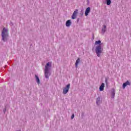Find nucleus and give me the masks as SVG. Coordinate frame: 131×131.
<instances>
[{
	"label": "nucleus",
	"instance_id": "nucleus-1",
	"mask_svg": "<svg viewBox=\"0 0 131 131\" xmlns=\"http://www.w3.org/2000/svg\"><path fill=\"white\" fill-rule=\"evenodd\" d=\"M51 68H52V62H49L46 64L44 70L45 76L47 79H49L51 75Z\"/></svg>",
	"mask_w": 131,
	"mask_h": 131
},
{
	"label": "nucleus",
	"instance_id": "nucleus-2",
	"mask_svg": "<svg viewBox=\"0 0 131 131\" xmlns=\"http://www.w3.org/2000/svg\"><path fill=\"white\" fill-rule=\"evenodd\" d=\"M2 40L5 42H7L9 39V33L8 32V29L6 28H4L2 32Z\"/></svg>",
	"mask_w": 131,
	"mask_h": 131
},
{
	"label": "nucleus",
	"instance_id": "nucleus-3",
	"mask_svg": "<svg viewBox=\"0 0 131 131\" xmlns=\"http://www.w3.org/2000/svg\"><path fill=\"white\" fill-rule=\"evenodd\" d=\"M104 50V47L102 45H98L95 47V53L97 57H101V55L103 54V51Z\"/></svg>",
	"mask_w": 131,
	"mask_h": 131
},
{
	"label": "nucleus",
	"instance_id": "nucleus-4",
	"mask_svg": "<svg viewBox=\"0 0 131 131\" xmlns=\"http://www.w3.org/2000/svg\"><path fill=\"white\" fill-rule=\"evenodd\" d=\"M69 89H70V84H68L63 88L62 93L63 95H66L69 92Z\"/></svg>",
	"mask_w": 131,
	"mask_h": 131
},
{
	"label": "nucleus",
	"instance_id": "nucleus-5",
	"mask_svg": "<svg viewBox=\"0 0 131 131\" xmlns=\"http://www.w3.org/2000/svg\"><path fill=\"white\" fill-rule=\"evenodd\" d=\"M77 14H78V10L76 9L72 15V19L73 20H74V19H76V17H77Z\"/></svg>",
	"mask_w": 131,
	"mask_h": 131
},
{
	"label": "nucleus",
	"instance_id": "nucleus-6",
	"mask_svg": "<svg viewBox=\"0 0 131 131\" xmlns=\"http://www.w3.org/2000/svg\"><path fill=\"white\" fill-rule=\"evenodd\" d=\"M90 13H91V8L88 7L85 11V16H88Z\"/></svg>",
	"mask_w": 131,
	"mask_h": 131
},
{
	"label": "nucleus",
	"instance_id": "nucleus-7",
	"mask_svg": "<svg viewBox=\"0 0 131 131\" xmlns=\"http://www.w3.org/2000/svg\"><path fill=\"white\" fill-rule=\"evenodd\" d=\"M126 85H130V82L128 81H126V82L123 83V89H125Z\"/></svg>",
	"mask_w": 131,
	"mask_h": 131
},
{
	"label": "nucleus",
	"instance_id": "nucleus-8",
	"mask_svg": "<svg viewBox=\"0 0 131 131\" xmlns=\"http://www.w3.org/2000/svg\"><path fill=\"white\" fill-rule=\"evenodd\" d=\"M71 24H72L71 20L69 19L66 23V26H67V27H70V26H71Z\"/></svg>",
	"mask_w": 131,
	"mask_h": 131
},
{
	"label": "nucleus",
	"instance_id": "nucleus-9",
	"mask_svg": "<svg viewBox=\"0 0 131 131\" xmlns=\"http://www.w3.org/2000/svg\"><path fill=\"white\" fill-rule=\"evenodd\" d=\"M35 77L36 83H37V84H39V83H40V80H39L38 76L35 75Z\"/></svg>",
	"mask_w": 131,
	"mask_h": 131
},
{
	"label": "nucleus",
	"instance_id": "nucleus-10",
	"mask_svg": "<svg viewBox=\"0 0 131 131\" xmlns=\"http://www.w3.org/2000/svg\"><path fill=\"white\" fill-rule=\"evenodd\" d=\"M104 86L105 84L104 83H102L99 87V91H100V92H103V91H104Z\"/></svg>",
	"mask_w": 131,
	"mask_h": 131
},
{
	"label": "nucleus",
	"instance_id": "nucleus-11",
	"mask_svg": "<svg viewBox=\"0 0 131 131\" xmlns=\"http://www.w3.org/2000/svg\"><path fill=\"white\" fill-rule=\"evenodd\" d=\"M80 63V58H78L75 62V67L77 68L78 67V64Z\"/></svg>",
	"mask_w": 131,
	"mask_h": 131
},
{
	"label": "nucleus",
	"instance_id": "nucleus-12",
	"mask_svg": "<svg viewBox=\"0 0 131 131\" xmlns=\"http://www.w3.org/2000/svg\"><path fill=\"white\" fill-rule=\"evenodd\" d=\"M95 45L96 46H102V42H101V40L96 41Z\"/></svg>",
	"mask_w": 131,
	"mask_h": 131
},
{
	"label": "nucleus",
	"instance_id": "nucleus-13",
	"mask_svg": "<svg viewBox=\"0 0 131 131\" xmlns=\"http://www.w3.org/2000/svg\"><path fill=\"white\" fill-rule=\"evenodd\" d=\"M96 104L97 105H100L101 104V98L100 97H98L96 99Z\"/></svg>",
	"mask_w": 131,
	"mask_h": 131
},
{
	"label": "nucleus",
	"instance_id": "nucleus-14",
	"mask_svg": "<svg viewBox=\"0 0 131 131\" xmlns=\"http://www.w3.org/2000/svg\"><path fill=\"white\" fill-rule=\"evenodd\" d=\"M106 26L105 25L103 26L102 29V33L104 34L106 32Z\"/></svg>",
	"mask_w": 131,
	"mask_h": 131
},
{
	"label": "nucleus",
	"instance_id": "nucleus-15",
	"mask_svg": "<svg viewBox=\"0 0 131 131\" xmlns=\"http://www.w3.org/2000/svg\"><path fill=\"white\" fill-rule=\"evenodd\" d=\"M107 6H110L111 5V0H106Z\"/></svg>",
	"mask_w": 131,
	"mask_h": 131
},
{
	"label": "nucleus",
	"instance_id": "nucleus-16",
	"mask_svg": "<svg viewBox=\"0 0 131 131\" xmlns=\"http://www.w3.org/2000/svg\"><path fill=\"white\" fill-rule=\"evenodd\" d=\"M115 96V93L113 92L112 93V98H114V96Z\"/></svg>",
	"mask_w": 131,
	"mask_h": 131
},
{
	"label": "nucleus",
	"instance_id": "nucleus-17",
	"mask_svg": "<svg viewBox=\"0 0 131 131\" xmlns=\"http://www.w3.org/2000/svg\"><path fill=\"white\" fill-rule=\"evenodd\" d=\"M71 118V119H73V118H74V114L72 115Z\"/></svg>",
	"mask_w": 131,
	"mask_h": 131
},
{
	"label": "nucleus",
	"instance_id": "nucleus-18",
	"mask_svg": "<svg viewBox=\"0 0 131 131\" xmlns=\"http://www.w3.org/2000/svg\"><path fill=\"white\" fill-rule=\"evenodd\" d=\"M4 112L5 113V112H6V109H5V110H4Z\"/></svg>",
	"mask_w": 131,
	"mask_h": 131
},
{
	"label": "nucleus",
	"instance_id": "nucleus-19",
	"mask_svg": "<svg viewBox=\"0 0 131 131\" xmlns=\"http://www.w3.org/2000/svg\"><path fill=\"white\" fill-rule=\"evenodd\" d=\"M105 82H107V79H105Z\"/></svg>",
	"mask_w": 131,
	"mask_h": 131
}]
</instances>
